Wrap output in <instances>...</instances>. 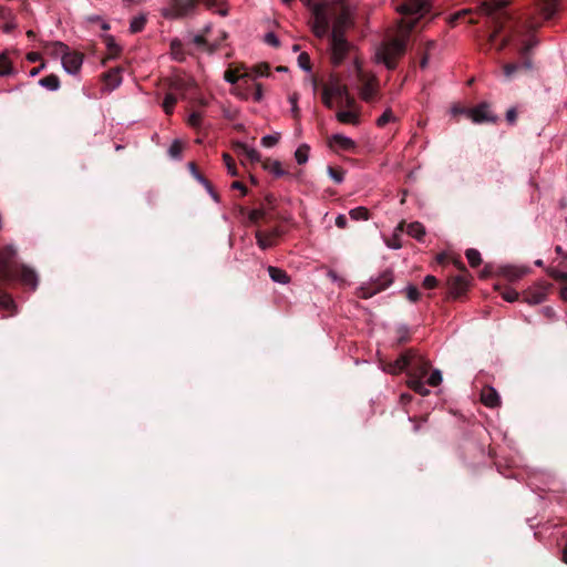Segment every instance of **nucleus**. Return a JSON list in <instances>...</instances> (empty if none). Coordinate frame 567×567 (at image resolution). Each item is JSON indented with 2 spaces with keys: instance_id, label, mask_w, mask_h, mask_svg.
I'll return each mask as SVG.
<instances>
[{
  "instance_id": "603ef678",
  "label": "nucleus",
  "mask_w": 567,
  "mask_h": 567,
  "mask_svg": "<svg viewBox=\"0 0 567 567\" xmlns=\"http://www.w3.org/2000/svg\"><path fill=\"white\" fill-rule=\"evenodd\" d=\"M422 286L429 290L435 289L439 286V280L434 276L427 275L425 279H423Z\"/></svg>"
},
{
  "instance_id": "dca6fc26",
  "label": "nucleus",
  "mask_w": 567,
  "mask_h": 567,
  "mask_svg": "<svg viewBox=\"0 0 567 567\" xmlns=\"http://www.w3.org/2000/svg\"><path fill=\"white\" fill-rule=\"evenodd\" d=\"M487 109L488 105L485 102L480 103V105L470 109L468 117L472 118L474 123L495 122L496 118L491 116Z\"/></svg>"
},
{
  "instance_id": "4468645a",
  "label": "nucleus",
  "mask_w": 567,
  "mask_h": 567,
  "mask_svg": "<svg viewBox=\"0 0 567 567\" xmlns=\"http://www.w3.org/2000/svg\"><path fill=\"white\" fill-rule=\"evenodd\" d=\"M62 68L70 74H76L83 64V54L78 51H71L61 58Z\"/></svg>"
},
{
  "instance_id": "2f4dec72",
  "label": "nucleus",
  "mask_w": 567,
  "mask_h": 567,
  "mask_svg": "<svg viewBox=\"0 0 567 567\" xmlns=\"http://www.w3.org/2000/svg\"><path fill=\"white\" fill-rule=\"evenodd\" d=\"M176 103H177V95L174 92L166 93L163 104H162L165 114H167V115L173 114Z\"/></svg>"
},
{
  "instance_id": "8fccbe9b",
  "label": "nucleus",
  "mask_w": 567,
  "mask_h": 567,
  "mask_svg": "<svg viewBox=\"0 0 567 567\" xmlns=\"http://www.w3.org/2000/svg\"><path fill=\"white\" fill-rule=\"evenodd\" d=\"M193 42L195 45H197V48H207L209 49V52H214L215 51V47H208L207 45V41L205 40V37L204 34H197L195 37H193Z\"/></svg>"
},
{
  "instance_id": "79ce46f5",
  "label": "nucleus",
  "mask_w": 567,
  "mask_h": 567,
  "mask_svg": "<svg viewBox=\"0 0 567 567\" xmlns=\"http://www.w3.org/2000/svg\"><path fill=\"white\" fill-rule=\"evenodd\" d=\"M547 274L554 280L559 281L561 284H567V272L560 271L556 268H548Z\"/></svg>"
},
{
  "instance_id": "4c0bfd02",
  "label": "nucleus",
  "mask_w": 567,
  "mask_h": 567,
  "mask_svg": "<svg viewBox=\"0 0 567 567\" xmlns=\"http://www.w3.org/2000/svg\"><path fill=\"white\" fill-rule=\"evenodd\" d=\"M308 154L309 146L307 144L300 145V147H298L295 153L296 162L300 165L307 163Z\"/></svg>"
},
{
  "instance_id": "864d4df0",
  "label": "nucleus",
  "mask_w": 567,
  "mask_h": 567,
  "mask_svg": "<svg viewBox=\"0 0 567 567\" xmlns=\"http://www.w3.org/2000/svg\"><path fill=\"white\" fill-rule=\"evenodd\" d=\"M203 120V115L199 112H193L188 115L187 123L194 128H197L200 125V121Z\"/></svg>"
},
{
  "instance_id": "0e129e2a",
  "label": "nucleus",
  "mask_w": 567,
  "mask_h": 567,
  "mask_svg": "<svg viewBox=\"0 0 567 567\" xmlns=\"http://www.w3.org/2000/svg\"><path fill=\"white\" fill-rule=\"evenodd\" d=\"M336 226L338 228H341V229L347 228V226H348V218L344 215H342V214L338 215L336 217Z\"/></svg>"
},
{
  "instance_id": "f704fd0d",
  "label": "nucleus",
  "mask_w": 567,
  "mask_h": 567,
  "mask_svg": "<svg viewBox=\"0 0 567 567\" xmlns=\"http://www.w3.org/2000/svg\"><path fill=\"white\" fill-rule=\"evenodd\" d=\"M349 217L357 221L368 220L370 218V213L368 208L360 206L349 210Z\"/></svg>"
},
{
  "instance_id": "b1692460",
  "label": "nucleus",
  "mask_w": 567,
  "mask_h": 567,
  "mask_svg": "<svg viewBox=\"0 0 567 567\" xmlns=\"http://www.w3.org/2000/svg\"><path fill=\"white\" fill-rule=\"evenodd\" d=\"M331 144L337 146L338 148L347 152H354L355 143L353 140L342 135L334 134L331 136Z\"/></svg>"
},
{
  "instance_id": "58836bf2",
  "label": "nucleus",
  "mask_w": 567,
  "mask_h": 567,
  "mask_svg": "<svg viewBox=\"0 0 567 567\" xmlns=\"http://www.w3.org/2000/svg\"><path fill=\"white\" fill-rule=\"evenodd\" d=\"M328 173L332 181L337 184L343 182L344 171L341 167L328 166Z\"/></svg>"
},
{
  "instance_id": "f03ea898",
  "label": "nucleus",
  "mask_w": 567,
  "mask_h": 567,
  "mask_svg": "<svg viewBox=\"0 0 567 567\" xmlns=\"http://www.w3.org/2000/svg\"><path fill=\"white\" fill-rule=\"evenodd\" d=\"M16 250L12 246H7L0 250V286L19 279L21 284L32 290L38 287V276L32 268L14 262ZM0 307L7 311L14 310L13 298L6 293L0 287Z\"/></svg>"
},
{
  "instance_id": "5fc2aeb1",
  "label": "nucleus",
  "mask_w": 567,
  "mask_h": 567,
  "mask_svg": "<svg viewBox=\"0 0 567 567\" xmlns=\"http://www.w3.org/2000/svg\"><path fill=\"white\" fill-rule=\"evenodd\" d=\"M441 381H442V375H441L440 370H433L432 374L429 375L427 384L432 385V386H437V385H440Z\"/></svg>"
},
{
  "instance_id": "c03bdc74",
  "label": "nucleus",
  "mask_w": 567,
  "mask_h": 567,
  "mask_svg": "<svg viewBox=\"0 0 567 567\" xmlns=\"http://www.w3.org/2000/svg\"><path fill=\"white\" fill-rule=\"evenodd\" d=\"M502 298L507 302H515L519 298V293L512 288H506L501 292Z\"/></svg>"
},
{
  "instance_id": "c9c22d12",
  "label": "nucleus",
  "mask_w": 567,
  "mask_h": 567,
  "mask_svg": "<svg viewBox=\"0 0 567 567\" xmlns=\"http://www.w3.org/2000/svg\"><path fill=\"white\" fill-rule=\"evenodd\" d=\"M104 79H105L107 86H110L112 89L115 87L116 85H118L121 82V78H120V73H118L117 69H113V70H110L109 72H106L104 74Z\"/></svg>"
},
{
  "instance_id": "49530a36",
  "label": "nucleus",
  "mask_w": 567,
  "mask_h": 567,
  "mask_svg": "<svg viewBox=\"0 0 567 567\" xmlns=\"http://www.w3.org/2000/svg\"><path fill=\"white\" fill-rule=\"evenodd\" d=\"M254 73L257 76H268L269 75V64L267 62H261L260 64L255 65Z\"/></svg>"
},
{
  "instance_id": "052dcab7",
  "label": "nucleus",
  "mask_w": 567,
  "mask_h": 567,
  "mask_svg": "<svg viewBox=\"0 0 567 567\" xmlns=\"http://www.w3.org/2000/svg\"><path fill=\"white\" fill-rule=\"evenodd\" d=\"M338 104H346L347 107L352 109L354 106V99L350 96V94H347V96H343L342 99H336Z\"/></svg>"
},
{
  "instance_id": "5701e85b",
  "label": "nucleus",
  "mask_w": 567,
  "mask_h": 567,
  "mask_svg": "<svg viewBox=\"0 0 567 567\" xmlns=\"http://www.w3.org/2000/svg\"><path fill=\"white\" fill-rule=\"evenodd\" d=\"M261 167L274 174L275 177L289 176V171H285L280 162L274 161L271 158H266L262 161Z\"/></svg>"
},
{
  "instance_id": "a18cd8bd",
  "label": "nucleus",
  "mask_w": 567,
  "mask_h": 567,
  "mask_svg": "<svg viewBox=\"0 0 567 567\" xmlns=\"http://www.w3.org/2000/svg\"><path fill=\"white\" fill-rule=\"evenodd\" d=\"M278 142H279V135L278 134L266 135L265 137L261 138V145L264 147H267V148H270V147L277 145Z\"/></svg>"
},
{
  "instance_id": "f8f14e48",
  "label": "nucleus",
  "mask_w": 567,
  "mask_h": 567,
  "mask_svg": "<svg viewBox=\"0 0 567 567\" xmlns=\"http://www.w3.org/2000/svg\"><path fill=\"white\" fill-rule=\"evenodd\" d=\"M360 99L365 103H372L378 93L377 80L373 78H365L363 74H360Z\"/></svg>"
},
{
  "instance_id": "7c9ffc66",
  "label": "nucleus",
  "mask_w": 567,
  "mask_h": 567,
  "mask_svg": "<svg viewBox=\"0 0 567 567\" xmlns=\"http://www.w3.org/2000/svg\"><path fill=\"white\" fill-rule=\"evenodd\" d=\"M337 121H339L342 124H352L355 125L359 123V116L357 113H353L351 111H339L336 114Z\"/></svg>"
},
{
  "instance_id": "cd10ccee",
  "label": "nucleus",
  "mask_w": 567,
  "mask_h": 567,
  "mask_svg": "<svg viewBox=\"0 0 567 567\" xmlns=\"http://www.w3.org/2000/svg\"><path fill=\"white\" fill-rule=\"evenodd\" d=\"M39 85L50 91H58L60 89V78L50 73L48 76L39 79Z\"/></svg>"
},
{
  "instance_id": "7ed1b4c3",
  "label": "nucleus",
  "mask_w": 567,
  "mask_h": 567,
  "mask_svg": "<svg viewBox=\"0 0 567 567\" xmlns=\"http://www.w3.org/2000/svg\"><path fill=\"white\" fill-rule=\"evenodd\" d=\"M409 370L410 380L406 382L409 388L422 396L429 395V390L423 383L430 370V361L423 358L419 352L413 349H406L400 353L398 359L390 361L383 365V371L390 374H399Z\"/></svg>"
},
{
  "instance_id": "a211bd4d",
  "label": "nucleus",
  "mask_w": 567,
  "mask_h": 567,
  "mask_svg": "<svg viewBox=\"0 0 567 567\" xmlns=\"http://www.w3.org/2000/svg\"><path fill=\"white\" fill-rule=\"evenodd\" d=\"M194 86V82L189 79L175 78L169 83V93L179 94L181 99H185L186 92Z\"/></svg>"
},
{
  "instance_id": "1a4fd4ad",
  "label": "nucleus",
  "mask_w": 567,
  "mask_h": 567,
  "mask_svg": "<svg viewBox=\"0 0 567 567\" xmlns=\"http://www.w3.org/2000/svg\"><path fill=\"white\" fill-rule=\"evenodd\" d=\"M457 269L462 271V274L452 276L447 278L446 281V293L447 296L457 299L465 293H467L468 289V280L465 276L468 275L467 269L465 268L462 261H456Z\"/></svg>"
},
{
  "instance_id": "4d7b16f0",
  "label": "nucleus",
  "mask_w": 567,
  "mask_h": 567,
  "mask_svg": "<svg viewBox=\"0 0 567 567\" xmlns=\"http://www.w3.org/2000/svg\"><path fill=\"white\" fill-rule=\"evenodd\" d=\"M251 96L256 103H260L262 100V86L259 83H254V92H251Z\"/></svg>"
},
{
  "instance_id": "ddd939ff",
  "label": "nucleus",
  "mask_w": 567,
  "mask_h": 567,
  "mask_svg": "<svg viewBox=\"0 0 567 567\" xmlns=\"http://www.w3.org/2000/svg\"><path fill=\"white\" fill-rule=\"evenodd\" d=\"M322 93L336 96V99H342L349 94L346 84L341 83V79L337 74H331L328 84L323 85Z\"/></svg>"
},
{
  "instance_id": "72a5a7b5",
  "label": "nucleus",
  "mask_w": 567,
  "mask_h": 567,
  "mask_svg": "<svg viewBox=\"0 0 567 567\" xmlns=\"http://www.w3.org/2000/svg\"><path fill=\"white\" fill-rule=\"evenodd\" d=\"M147 22L146 14H140L130 22V32L131 33H141L142 30L145 28Z\"/></svg>"
},
{
  "instance_id": "09e8293b",
  "label": "nucleus",
  "mask_w": 567,
  "mask_h": 567,
  "mask_svg": "<svg viewBox=\"0 0 567 567\" xmlns=\"http://www.w3.org/2000/svg\"><path fill=\"white\" fill-rule=\"evenodd\" d=\"M298 102V94L295 92L289 96V103L291 104V114H293L295 118H298L300 116V109L297 105Z\"/></svg>"
},
{
  "instance_id": "6e6d98bb",
  "label": "nucleus",
  "mask_w": 567,
  "mask_h": 567,
  "mask_svg": "<svg viewBox=\"0 0 567 567\" xmlns=\"http://www.w3.org/2000/svg\"><path fill=\"white\" fill-rule=\"evenodd\" d=\"M297 62L301 69L309 71L310 70V59L307 52H302L299 58H297Z\"/></svg>"
},
{
  "instance_id": "e433bc0d",
  "label": "nucleus",
  "mask_w": 567,
  "mask_h": 567,
  "mask_svg": "<svg viewBox=\"0 0 567 567\" xmlns=\"http://www.w3.org/2000/svg\"><path fill=\"white\" fill-rule=\"evenodd\" d=\"M466 258L468 260V265L473 268L478 267L481 265V254L478 250L470 248L466 250Z\"/></svg>"
},
{
  "instance_id": "9d476101",
  "label": "nucleus",
  "mask_w": 567,
  "mask_h": 567,
  "mask_svg": "<svg viewBox=\"0 0 567 567\" xmlns=\"http://www.w3.org/2000/svg\"><path fill=\"white\" fill-rule=\"evenodd\" d=\"M391 284H393V272L391 270H385L381 275L378 276L369 285L361 287V298L368 299L375 293H379L385 290Z\"/></svg>"
},
{
  "instance_id": "6ab92c4d",
  "label": "nucleus",
  "mask_w": 567,
  "mask_h": 567,
  "mask_svg": "<svg viewBox=\"0 0 567 567\" xmlns=\"http://www.w3.org/2000/svg\"><path fill=\"white\" fill-rule=\"evenodd\" d=\"M188 169H190L194 178L197 179L198 183L203 184L205 189H207L209 192V194H210V196H213L214 200L218 202L220 198L218 197L217 193L215 192L214 186L210 184V182L207 178H205V176L202 173H199L198 167L194 162H188Z\"/></svg>"
},
{
  "instance_id": "c756f323",
  "label": "nucleus",
  "mask_w": 567,
  "mask_h": 567,
  "mask_svg": "<svg viewBox=\"0 0 567 567\" xmlns=\"http://www.w3.org/2000/svg\"><path fill=\"white\" fill-rule=\"evenodd\" d=\"M557 11V0H544L542 4V14L545 20L554 18Z\"/></svg>"
},
{
  "instance_id": "680f3d73",
  "label": "nucleus",
  "mask_w": 567,
  "mask_h": 567,
  "mask_svg": "<svg viewBox=\"0 0 567 567\" xmlns=\"http://www.w3.org/2000/svg\"><path fill=\"white\" fill-rule=\"evenodd\" d=\"M275 202H276V198L272 194H268V195H266V197H264V203H266L267 210L271 212L275 209Z\"/></svg>"
},
{
  "instance_id": "423d86ee",
  "label": "nucleus",
  "mask_w": 567,
  "mask_h": 567,
  "mask_svg": "<svg viewBox=\"0 0 567 567\" xmlns=\"http://www.w3.org/2000/svg\"><path fill=\"white\" fill-rule=\"evenodd\" d=\"M199 3H203L206 10L219 7L216 12L221 17L228 14V9L218 0H168L167 6L162 9V16L169 20L185 19L197 12Z\"/></svg>"
},
{
  "instance_id": "393cba45",
  "label": "nucleus",
  "mask_w": 567,
  "mask_h": 567,
  "mask_svg": "<svg viewBox=\"0 0 567 567\" xmlns=\"http://www.w3.org/2000/svg\"><path fill=\"white\" fill-rule=\"evenodd\" d=\"M238 212L241 215L248 214L249 221L255 224V225L260 223V220L266 219L267 216H268V213H269V210H267V209H265L262 207L261 208H255V209H251L250 212H248L243 206L238 208Z\"/></svg>"
},
{
  "instance_id": "6e6552de",
  "label": "nucleus",
  "mask_w": 567,
  "mask_h": 567,
  "mask_svg": "<svg viewBox=\"0 0 567 567\" xmlns=\"http://www.w3.org/2000/svg\"><path fill=\"white\" fill-rule=\"evenodd\" d=\"M337 0L332 1L330 9L328 4H318L313 6V24H312V32L315 35L319 38H323L331 33L330 31V14L336 18V14L332 11V7L336 3Z\"/></svg>"
},
{
  "instance_id": "bb28decb",
  "label": "nucleus",
  "mask_w": 567,
  "mask_h": 567,
  "mask_svg": "<svg viewBox=\"0 0 567 567\" xmlns=\"http://www.w3.org/2000/svg\"><path fill=\"white\" fill-rule=\"evenodd\" d=\"M268 275H270V278L274 282L277 284H289L290 277L289 275L281 268H277L274 266H270L267 268Z\"/></svg>"
},
{
  "instance_id": "2eb2a0df",
  "label": "nucleus",
  "mask_w": 567,
  "mask_h": 567,
  "mask_svg": "<svg viewBox=\"0 0 567 567\" xmlns=\"http://www.w3.org/2000/svg\"><path fill=\"white\" fill-rule=\"evenodd\" d=\"M396 230L409 234L410 237L415 238L419 243L423 240L426 235V229L421 221H411L409 224L400 221Z\"/></svg>"
},
{
  "instance_id": "0eeeda50",
  "label": "nucleus",
  "mask_w": 567,
  "mask_h": 567,
  "mask_svg": "<svg viewBox=\"0 0 567 567\" xmlns=\"http://www.w3.org/2000/svg\"><path fill=\"white\" fill-rule=\"evenodd\" d=\"M536 37L532 35L522 42L518 49V61L503 64V74L507 80L514 79L517 73L527 72L533 69V49L537 47Z\"/></svg>"
},
{
  "instance_id": "a878e982",
  "label": "nucleus",
  "mask_w": 567,
  "mask_h": 567,
  "mask_svg": "<svg viewBox=\"0 0 567 567\" xmlns=\"http://www.w3.org/2000/svg\"><path fill=\"white\" fill-rule=\"evenodd\" d=\"M239 79L244 80V82L247 83L250 80H252V75H251V73H240L239 68H235V69L230 68V69L226 70L225 80L227 82H229L230 84H235L238 82Z\"/></svg>"
},
{
  "instance_id": "9b49d317",
  "label": "nucleus",
  "mask_w": 567,
  "mask_h": 567,
  "mask_svg": "<svg viewBox=\"0 0 567 567\" xmlns=\"http://www.w3.org/2000/svg\"><path fill=\"white\" fill-rule=\"evenodd\" d=\"M551 287L553 285L549 282L536 284L524 292V301L529 305H538L544 302L546 296L548 295L549 288Z\"/></svg>"
},
{
  "instance_id": "412c9836",
  "label": "nucleus",
  "mask_w": 567,
  "mask_h": 567,
  "mask_svg": "<svg viewBox=\"0 0 567 567\" xmlns=\"http://www.w3.org/2000/svg\"><path fill=\"white\" fill-rule=\"evenodd\" d=\"M481 402L487 408L495 409L499 405V396L497 391L492 386H485L481 391Z\"/></svg>"
},
{
  "instance_id": "e2e57ef3",
  "label": "nucleus",
  "mask_w": 567,
  "mask_h": 567,
  "mask_svg": "<svg viewBox=\"0 0 567 567\" xmlns=\"http://www.w3.org/2000/svg\"><path fill=\"white\" fill-rule=\"evenodd\" d=\"M332 99H336V96L329 95V94H327V92H322V103H323L324 107H327V109L333 107Z\"/></svg>"
},
{
  "instance_id": "338daca9",
  "label": "nucleus",
  "mask_w": 567,
  "mask_h": 567,
  "mask_svg": "<svg viewBox=\"0 0 567 567\" xmlns=\"http://www.w3.org/2000/svg\"><path fill=\"white\" fill-rule=\"evenodd\" d=\"M493 274V267L491 264H486L483 270L480 272L481 279H486Z\"/></svg>"
},
{
  "instance_id": "c85d7f7f",
  "label": "nucleus",
  "mask_w": 567,
  "mask_h": 567,
  "mask_svg": "<svg viewBox=\"0 0 567 567\" xmlns=\"http://www.w3.org/2000/svg\"><path fill=\"white\" fill-rule=\"evenodd\" d=\"M255 237L257 246H259L261 250H267L268 248L274 247L276 244L275 238L265 235V231L261 230H257Z\"/></svg>"
},
{
  "instance_id": "473e14b6",
  "label": "nucleus",
  "mask_w": 567,
  "mask_h": 567,
  "mask_svg": "<svg viewBox=\"0 0 567 567\" xmlns=\"http://www.w3.org/2000/svg\"><path fill=\"white\" fill-rule=\"evenodd\" d=\"M13 73V65L9 60L8 53H0V76H8Z\"/></svg>"
},
{
  "instance_id": "774afa93",
  "label": "nucleus",
  "mask_w": 567,
  "mask_h": 567,
  "mask_svg": "<svg viewBox=\"0 0 567 567\" xmlns=\"http://www.w3.org/2000/svg\"><path fill=\"white\" fill-rule=\"evenodd\" d=\"M231 188H233V189L240 190V192H241V194H243V196H245V195H246V193H247V188H246V186L244 185V183H243V182H239V181H234V182H233V184H231Z\"/></svg>"
},
{
  "instance_id": "bf43d9fd",
  "label": "nucleus",
  "mask_w": 567,
  "mask_h": 567,
  "mask_svg": "<svg viewBox=\"0 0 567 567\" xmlns=\"http://www.w3.org/2000/svg\"><path fill=\"white\" fill-rule=\"evenodd\" d=\"M264 40H266L267 44H268V45H271L272 48H278V47H279V40H278V37H276V35L274 34V32H268V33L266 34V39H264Z\"/></svg>"
},
{
  "instance_id": "aec40b11",
  "label": "nucleus",
  "mask_w": 567,
  "mask_h": 567,
  "mask_svg": "<svg viewBox=\"0 0 567 567\" xmlns=\"http://www.w3.org/2000/svg\"><path fill=\"white\" fill-rule=\"evenodd\" d=\"M44 52L53 58H63L65 54L71 53L69 47L61 41L44 42Z\"/></svg>"
},
{
  "instance_id": "69168bd1",
  "label": "nucleus",
  "mask_w": 567,
  "mask_h": 567,
  "mask_svg": "<svg viewBox=\"0 0 567 567\" xmlns=\"http://www.w3.org/2000/svg\"><path fill=\"white\" fill-rule=\"evenodd\" d=\"M468 111H470V109H466L464 106H458V105L452 106V110H451L452 115H454V116H457L461 114H465L468 116Z\"/></svg>"
},
{
  "instance_id": "3c124183",
  "label": "nucleus",
  "mask_w": 567,
  "mask_h": 567,
  "mask_svg": "<svg viewBox=\"0 0 567 567\" xmlns=\"http://www.w3.org/2000/svg\"><path fill=\"white\" fill-rule=\"evenodd\" d=\"M398 334H399L398 346H402L410 341V332L408 331L406 328H404V327L399 328Z\"/></svg>"
},
{
  "instance_id": "a19ab883",
  "label": "nucleus",
  "mask_w": 567,
  "mask_h": 567,
  "mask_svg": "<svg viewBox=\"0 0 567 567\" xmlns=\"http://www.w3.org/2000/svg\"><path fill=\"white\" fill-rule=\"evenodd\" d=\"M223 162H225V164H226L228 174H230L233 176H238V169L236 168L234 158L231 157L230 154H228V153L223 154Z\"/></svg>"
},
{
  "instance_id": "4be33fe9",
  "label": "nucleus",
  "mask_w": 567,
  "mask_h": 567,
  "mask_svg": "<svg viewBox=\"0 0 567 567\" xmlns=\"http://www.w3.org/2000/svg\"><path fill=\"white\" fill-rule=\"evenodd\" d=\"M526 268H516L513 266H504L498 268V274L504 277V279L508 281H516L525 276Z\"/></svg>"
},
{
  "instance_id": "f3484780",
  "label": "nucleus",
  "mask_w": 567,
  "mask_h": 567,
  "mask_svg": "<svg viewBox=\"0 0 567 567\" xmlns=\"http://www.w3.org/2000/svg\"><path fill=\"white\" fill-rule=\"evenodd\" d=\"M234 151L238 154L239 157L249 161L251 163H260L261 156L255 148H249L248 145L237 142L234 144Z\"/></svg>"
},
{
  "instance_id": "37998d69",
  "label": "nucleus",
  "mask_w": 567,
  "mask_h": 567,
  "mask_svg": "<svg viewBox=\"0 0 567 567\" xmlns=\"http://www.w3.org/2000/svg\"><path fill=\"white\" fill-rule=\"evenodd\" d=\"M394 120H395V117L393 115V112L390 109H388V110L383 111L381 116L378 117L377 125L380 126V127H383L389 122H392Z\"/></svg>"
},
{
  "instance_id": "ea45409f",
  "label": "nucleus",
  "mask_w": 567,
  "mask_h": 567,
  "mask_svg": "<svg viewBox=\"0 0 567 567\" xmlns=\"http://www.w3.org/2000/svg\"><path fill=\"white\" fill-rule=\"evenodd\" d=\"M182 151H183V144L181 143L179 140H175L174 143L171 144V146L168 148L169 157L179 159L182 156Z\"/></svg>"
},
{
  "instance_id": "39448f33",
  "label": "nucleus",
  "mask_w": 567,
  "mask_h": 567,
  "mask_svg": "<svg viewBox=\"0 0 567 567\" xmlns=\"http://www.w3.org/2000/svg\"><path fill=\"white\" fill-rule=\"evenodd\" d=\"M507 6V0H489L485 1L483 4L485 13L491 17V23L493 28V31L491 32L489 37H487L486 40V49L496 47L497 52H502L505 48H507L511 41V38L506 37L502 39L499 43H495L497 35L502 33L505 24L511 20L509 14L505 10Z\"/></svg>"
},
{
  "instance_id": "de8ad7c7",
  "label": "nucleus",
  "mask_w": 567,
  "mask_h": 567,
  "mask_svg": "<svg viewBox=\"0 0 567 567\" xmlns=\"http://www.w3.org/2000/svg\"><path fill=\"white\" fill-rule=\"evenodd\" d=\"M405 293H406V298H409L410 301H412V302L419 301L420 292H419L416 286L411 285V286L406 287Z\"/></svg>"
},
{
  "instance_id": "13d9d810",
  "label": "nucleus",
  "mask_w": 567,
  "mask_h": 567,
  "mask_svg": "<svg viewBox=\"0 0 567 567\" xmlns=\"http://www.w3.org/2000/svg\"><path fill=\"white\" fill-rule=\"evenodd\" d=\"M264 233H266V235L271 238L278 239L284 236L285 230L282 228H280L279 226H275L269 231H264Z\"/></svg>"
},
{
  "instance_id": "20e7f679",
  "label": "nucleus",
  "mask_w": 567,
  "mask_h": 567,
  "mask_svg": "<svg viewBox=\"0 0 567 567\" xmlns=\"http://www.w3.org/2000/svg\"><path fill=\"white\" fill-rule=\"evenodd\" d=\"M332 11L336 14V22L331 27L329 34L330 41V60L331 64L339 66L349 52V42L344 38V30L350 22L349 7L346 0H337Z\"/></svg>"
},
{
  "instance_id": "f257e3e1",
  "label": "nucleus",
  "mask_w": 567,
  "mask_h": 567,
  "mask_svg": "<svg viewBox=\"0 0 567 567\" xmlns=\"http://www.w3.org/2000/svg\"><path fill=\"white\" fill-rule=\"evenodd\" d=\"M429 0H404L398 6V11L403 16L401 19L400 35L383 43L377 52L378 60L386 65L388 70H394L398 61L404 55L410 33L417 27L419 20L426 18L430 13Z\"/></svg>"
}]
</instances>
